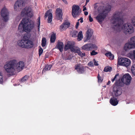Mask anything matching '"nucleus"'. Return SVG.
<instances>
[{
  "label": "nucleus",
  "mask_w": 135,
  "mask_h": 135,
  "mask_svg": "<svg viewBox=\"0 0 135 135\" xmlns=\"http://www.w3.org/2000/svg\"><path fill=\"white\" fill-rule=\"evenodd\" d=\"M120 13H118L114 15L112 19L114 21L113 22L112 28L117 31L121 29L124 30L126 34H130L134 32V29L130 23H127L124 24L123 26V21L119 18Z\"/></svg>",
  "instance_id": "nucleus-1"
},
{
  "label": "nucleus",
  "mask_w": 135,
  "mask_h": 135,
  "mask_svg": "<svg viewBox=\"0 0 135 135\" xmlns=\"http://www.w3.org/2000/svg\"><path fill=\"white\" fill-rule=\"evenodd\" d=\"M34 23L33 21L30 20L28 18H23L18 26V30L20 32H30L34 27Z\"/></svg>",
  "instance_id": "nucleus-2"
},
{
  "label": "nucleus",
  "mask_w": 135,
  "mask_h": 135,
  "mask_svg": "<svg viewBox=\"0 0 135 135\" xmlns=\"http://www.w3.org/2000/svg\"><path fill=\"white\" fill-rule=\"evenodd\" d=\"M111 9V6L109 5L106 7L103 12H100L98 14L96 18L99 23L102 22L104 20L107 16Z\"/></svg>",
  "instance_id": "nucleus-3"
},
{
  "label": "nucleus",
  "mask_w": 135,
  "mask_h": 135,
  "mask_svg": "<svg viewBox=\"0 0 135 135\" xmlns=\"http://www.w3.org/2000/svg\"><path fill=\"white\" fill-rule=\"evenodd\" d=\"M17 43L19 46L24 48H31L33 46V42L30 40H21L18 41Z\"/></svg>",
  "instance_id": "nucleus-4"
},
{
  "label": "nucleus",
  "mask_w": 135,
  "mask_h": 135,
  "mask_svg": "<svg viewBox=\"0 0 135 135\" xmlns=\"http://www.w3.org/2000/svg\"><path fill=\"white\" fill-rule=\"evenodd\" d=\"M16 62V61L15 60L7 62L6 64L4 66V68L6 71L9 73L14 72L15 71L14 66Z\"/></svg>",
  "instance_id": "nucleus-5"
},
{
  "label": "nucleus",
  "mask_w": 135,
  "mask_h": 135,
  "mask_svg": "<svg viewBox=\"0 0 135 135\" xmlns=\"http://www.w3.org/2000/svg\"><path fill=\"white\" fill-rule=\"evenodd\" d=\"M131 63V60L127 58L121 57L118 59V64L120 65L127 67L130 65Z\"/></svg>",
  "instance_id": "nucleus-6"
},
{
  "label": "nucleus",
  "mask_w": 135,
  "mask_h": 135,
  "mask_svg": "<svg viewBox=\"0 0 135 135\" xmlns=\"http://www.w3.org/2000/svg\"><path fill=\"white\" fill-rule=\"evenodd\" d=\"M134 48H135V36L132 37L129 42L125 44L124 49L125 50L127 51L131 49Z\"/></svg>",
  "instance_id": "nucleus-7"
},
{
  "label": "nucleus",
  "mask_w": 135,
  "mask_h": 135,
  "mask_svg": "<svg viewBox=\"0 0 135 135\" xmlns=\"http://www.w3.org/2000/svg\"><path fill=\"white\" fill-rule=\"evenodd\" d=\"M81 12L79 6L78 5H74L72 7L71 14L74 18L79 16Z\"/></svg>",
  "instance_id": "nucleus-8"
},
{
  "label": "nucleus",
  "mask_w": 135,
  "mask_h": 135,
  "mask_svg": "<svg viewBox=\"0 0 135 135\" xmlns=\"http://www.w3.org/2000/svg\"><path fill=\"white\" fill-rule=\"evenodd\" d=\"M21 15L23 16H27L30 18L32 17L33 15L31 9L28 7L23 9L22 11Z\"/></svg>",
  "instance_id": "nucleus-9"
},
{
  "label": "nucleus",
  "mask_w": 135,
  "mask_h": 135,
  "mask_svg": "<svg viewBox=\"0 0 135 135\" xmlns=\"http://www.w3.org/2000/svg\"><path fill=\"white\" fill-rule=\"evenodd\" d=\"M1 14L3 21L7 22L8 20L9 16V13L7 9L5 7H3L1 11Z\"/></svg>",
  "instance_id": "nucleus-10"
},
{
  "label": "nucleus",
  "mask_w": 135,
  "mask_h": 135,
  "mask_svg": "<svg viewBox=\"0 0 135 135\" xmlns=\"http://www.w3.org/2000/svg\"><path fill=\"white\" fill-rule=\"evenodd\" d=\"M113 94L114 96L117 97L121 95L122 93V90L121 88L118 86H114L113 89Z\"/></svg>",
  "instance_id": "nucleus-11"
},
{
  "label": "nucleus",
  "mask_w": 135,
  "mask_h": 135,
  "mask_svg": "<svg viewBox=\"0 0 135 135\" xmlns=\"http://www.w3.org/2000/svg\"><path fill=\"white\" fill-rule=\"evenodd\" d=\"M81 48L85 50L89 51L93 49H97V46L94 44H89L83 45Z\"/></svg>",
  "instance_id": "nucleus-12"
},
{
  "label": "nucleus",
  "mask_w": 135,
  "mask_h": 135,
  "mask_svg": "<svg viewBox=\"0 0 135 135\" xmlns=\"http://www.w3.org/2000/svg\"><path fill=\"white\" fill-rule=\"evenodd\" d=\"M132 78L128 73L126 74L123 75L122 78V80L127 85H129L131 81Z\"/></svg>",
  "instance_id": "nucleus-13"
},
{
  "label": "nucleus",
  "mask_w": 135,
  "mask_h": 135,
  "mask_svg": "<svg viewBox=\"0 0 135 135\" xmlns=\"http://www.w3.org/2000/svg\"><path fill=\"white\" fill-rule=\"evenodd\" d=\"M93 33V31L92 30L89 29L87 30L86 33L85 37L84 38V42L88 41L92 37Z\"/></svg>",
  "instance_id": "nucleus-14"
},
{
  "label": "nucleus",
  "mask_w": 135,
  "mask_h": 135,
  "mask_svg": "<svg viewBox=\"0 0 135 135\" xmlns=\"http://www.w3.org/2000/svg\"><path fill=\"white\" fill-rule=\"evenodd\" d=\"M56 18L57 20H60V21H62V16L63 13L61 9L60 8H57L56 9L55 12Z\"/></svg>",
  "instance_id": "nucleus-15"
},
{
  "label": "nucleus",
  "mask_w": 135,
  "mask_h": 135,
  "mask_svg": "<svg viewBox=\"0 0 135 135\" xmlns=\"http://www.w3.org/2000/svg\"><path fill=\"white\" fill-rule=\"evenodd\" d=\"M75 69L80 74H83L85 70L84 66L80 64L76 65Z\"/></svg>",
  "instance_id": "nucleus-16"
},
{
  "label": "nucleus",
  "mask_w": 135,
  "mask_h": 135,
  "mask_svg": "<svg viewBox=\"0 0 135 135\" xmlns=\"http://www.w3.org/2000/svg\"><path fill=\"white\" fill-rule=\"evenodd\" d=\"M51 9H49L45 13V18H46L48 17V22L50 23L52 21V15L51 13L50 12Z\"/></svg>",
  "instance_id": "nucleus-17"
},
{
  "label": "nucleus",
  "mask_w": 135,
  "mask_h": 135,
  "mask_svg": "<svg viewBox=\"0 0 135 135\" xmlns=\"http://www.w3.org/2000/svg\"><path fill=\"white\" fill-rule=\"evenodd\" d=\"M70 23L69 22L65 21L60 26V29H66L69 27Z\"/></svg>",
  "instance_id": "nucleus-18"
},
{
  "label": "nucleus",
  "mask_w": 135,
  "mask_h": 135,
  "mask_svg": "<svg viewBox=\"0 0 135 135\" xmlns=\"http://www.w3.org/2000/svg\"><path fill=\"white\" fill-rule=\"evenodd\" d=\"M23 2L22 0H18L15 3L14 6L15 9H16L18 7L19 8L23 6Z\"/></svg>",
  "instance_id": "nucleus-19"
},
{
  "label": "nucleus",
  "mask_w": 135,
  "mask_h": 135,
  "mask_svg": "<svg viewBox=\"0 0 135 135\" xmlns=\"http://www.w3.org/2000/svg\"><path fill=\"white\" fill-rule=\"evenodd\" d=\"M109 102L110 104L112 105L115 106L118 104L119 101L117 99L114 97H112L110 99Z\"/></svg>",
  "instance_id": "nucleus-20"
},
{
  "label": "nucleus",
  "mask_w": 135,
  "mask_h": 135,
  "mask_svg": "<svg viewBox=\"0 0 135 135\" xmlns=\"http://www.w3.org/2000/svg\"><path fill=\"white\" fill-rule=\"evenodd\" d=\"M56 48L58 49L61 52H62L63 49L64 44L63 43L60 41H58L56 46Z\"/></svg>",
  "instance_id": "nucleus-21"
},
{
  "label": "nucleus",
  "mask_w": 135,
  "mask_h": 135,
  "mask_svg": "<svg viewBox=\"0 0 135 135\" xmlns=\"http://www.w3.org/2000/svg\"><path fill=\"white\" fill-rule=\"evenodd\" d=\"M74 47V44L68 42L67 44L65 46L64 50L65 51H66L68 49H70L71 51L72 48Z\"/></svg>",
  "instance_id": "nucleus-22"
},
{
  "label": "nucleus",
  "mask_w": 135,
  "mask_h": 135,
  "mask_svg": "<svg viewBox=\"0 0 135 135\" xmlns=\"http://www.w3.org/2000/svg\"><path fill=\"white\" fill-rule=\"evenodd\" d=\"M24 66V63L22 61H20L16 65V69L20 71L22 69Z\"/></svg>",
  "instance_id": "nucleus-23"
},
{
  "label": "nucleus",
  "mask_w": 135,
  "mask_h": 135,
  "mask_svg": "<svg viewBox=\"0 0 135 135\" xmlns=\"http://www.w3.org/2000/svg\"><path fill=\"white\" fill-rule=\"evenodd\" d=\"M124 84H125V83L123 81L122 79L121 80L119 79L118 80H117L115 83V84L116 85V86H118L119 87V86L121 87L123 86Z\"/></svg>",
  "instance_id": "nucleus-24"
},
{
  "label": "nucleus",
  "mask_w": 135,
  "mask_h": 135,
  "mask_svg": "<svg viewBox=\"0 0 135 135\" xmlns=\"http://www.w3.org/2000/svg\"><path fill=\"white\" fill-rule=\"evenodd\" d=\"M56 39V34L53 33L52 34L50 39V42L51 43H53L55 42Z\"/></svg>",
  "instance_id": "nucleus-25"
},
{
  "label": "nucleus",
  "mask_w": 135,
  "mask_h": 135,
  "mask_svg": "<svg viewBox=\"0 0 135 135\" xmlns=\"http://www.w3.org/2000/svg\"><path fill=\"white\" fill-rule=\"evenodd\" d=\"M77 37H78L77 40L79 41L81 40L83 38V36L82 32L81 31H80L78 33Z\"/></svg>",
  "instance_id": "nucleus-26"
},
{
  "label": "nucleus",
  "mask_w": 135,
  "mask_h": 135,
  "mask_svg": "<svg viewBox=\"0 0 135 135\" xmlns=\"http://www.w3.org/2000/svg\"><path fill=\"white\" fill-rule=\"evenodd\" d=\"M52 67V65H46L45 68L43 69L42 71L45 72L46 71L50 70Z\"/></svg>",
  "instance_id": "nucleus-27"
},
{
  "label": "nucleus",
  "mask_w": 135,
  "mask_h": 135,
  "mask_svg": "<svg viewBox=\"0 0 135 135\" xmlns=\"http://www.w3.org/2000/svg\"><path fill=\"white\" fill-rule=\"evenodd\" d=\"M105 55L109 58L111 60H113L114 59V56L110 52L107 53L105 54Z\"/></svg>",
  "instance_id": "nucleus-28"
},
{
  "label": "nucleus",
  "mask_w": 135,
  "mask_h": 135,
  "mask_svg": "<svg viewBox=\"0 0 135 135\" xmlns=\"http://www.w3.org/2000/svg\"><path fill=\"white\" fill-rule=\"evenodd\" d=\"M120 13V17H119V18H121L122 19V20H123V15H122V17H121L122 16V14L123 13H122V12H116L113 15V16H112V18H111V23H112V26L113 25V21H114V20H113L112 19V17H113V16L115 15V14H117L118 13Z\"/></svg>",
  "instance_id": "nucleus-29"
},
{
  "label": "nucleus",
  "mask_w": 135,
  "mask_h": 135,
  "mask_svg": "<svg viewBox=\"0 0 135 135\" xmlns=\"http://www.w3.org/2000/svg\"><path fill=\"white\" fill-rule=\"evenodd\" d=\"M112 69V67L108 66L104 68L103 71L105 72H110L111 71Z\"/></svg>",
  "instance_id": "nucleus-30"
},
{
  "label": "nucleus",
  "mask_w": 135,
  "mask_h": 135,
  "mask_svg": "<svg viewBox=\"0 0 135 135\" xmlns=\"http://www.w3.org/2000/svg\"><path fill=\"white\" fill-rule=\"evenodd\" d=\"M46 40L45 38L43 37L42 39L41 46L42 47H45L46 45Z\"/></svg>",
  "instance_id": "nucleus-31"
},
{
  "label": "nucleus",
  "mask_w": 135,
  "mask_h": 135,
  "mask_svg": "<svg viewBox=\"0 0 135 135\" xmlns=\"http://www.w3.org/2000/svg\"><path fill=\"white\" fill-rule=\"evenodd\" d=\"M104 7L103 6H100L98 9V11L99 12H103L104 10H103Z\"/></svg>",
  "instance_id": "nucleus-32"
},
{
  "label": "nucleus",
  "mask_w": 135,
  "mask_h": 135,
  "mask_svg": "<svg viewBox=\"0 0 135 135\" xmlns=\"http://www.w3.org/2000/svg\"><path fill=\"white\" fill-rule=\"evenodd\" d=\"M78 55L80 56L81 57H82L84 56H85V53H83L80 50L79 51L78 53Z\"/></svg>",
  "instance_id": "nucleus-33"
},
{
  "label": "nucleus",
  "mask_w": 135,
  "mask_h": 135,
  "mask_svg": "<svg viewBox=\"0 0 135 135\" xmlns=\"http://www.w3.org/2000/svg\"><path fill=\"white\" fill-rule=\"evenodd\" d=\"M29 76L28 75L24 76L21 79V81L22 82H24L28 79Z\"/></svg>",
  "instance_id": "nucleus-34"
},
{
  "label": "nucleus",
  "mask_w": 135,
  "mask_h": 135,
  "mask_svg": "<svg viewBox=\"0 0 135 135\" xmlns=\"http://www.w3.org/2000/svg\"><path fill=\"white\" fill-rule=\"evenodd\" d=\"M78 34V31L76 30H74L73 33L72 37H77Z\"/></svg>",
  "instance_id": "nucleus-35"
},
{
  "label": "nucleus",
  "mask_w": 135,
  "mask_h": 135,
  "mask_svg": "<svg viewBox=\"0 0 135 135\" xmlns=\"http://www.w3.org/2000/svg\"><path fill=\"white\" fill-rule=\"evenodd\" d=\"M98 81L99 83H101L103 81V79L100 76L99 74H98Z\"/></svg>",
  "instance_id": "nucleus-36"
},
{
  "label": "nucleus",
  "mask_w": 135,
  "mask_h": 135,
  "mask_svg": "<svg viewBox=\"0 0 135 135\" xmlns=\"http://www.w3.org/2000/svg\"><path fill=\"white\" fill-rule=\"evenodd\" d=\"M80 50V49L79 48L78 49H75L74 48V47L73 48H72L71 51L75 53H77L78 54V52Z\"/></svg>",
  "instance_id": "nucleus-37"
},
{
  "label": "nucleus",
  "mask_w": 135,
  "mask_h": 135,
  "mask_svg": "<svg viewBox=\"0 0 135 135\" xmlns=\"http://www.w3.org/2000/svg\"><path fill=\"white\" fill-rule=\"evenodd\" d=\"M43 52V49L41 47L38 50V54L39 56H40L42 53Z\"/></svg>",
  "instance_id": "nucleus-38"
},
{
  "label": "nucleus",
  "mask_w": 135,
  "mask_h": 135,
  "mask_svg": "<svg viewBox=\"0 0 135 135\" xmlns=\"http://www.w3.org/2000/svg\"><path fill=\"white\" fill-rule=\"evenodd\" d=\"M88 65L90 67H93L94 66V64L93 61L89 62L88 64Z\"/></svg>",
  "instance_id": "nucleus-39"
},
{
  "label": "nucleus",
  "mask_w": 135,
  "mask_h": 135,
  "mask_svg": "<svg viewBox=\"0 0 135 135\" xmlns=\"http://www.w3.org/2000/svg\"><path fill=\"white\" fill-rule=\"evenodd\" d=\"M98 54L97 52H95V51L93 50L90 53V55H94L97 54Z\"/></svg>",
  "instance_id": "nucleus-40"
},
{
  "label": "nucleus",
  "mask_w": 135,
  "mask_h": 135,
  "mask_svg": "<svg viewBox=\"0 0 135 135\" xmlns=\"http://www.w3.org/2000/svg\"><path fill=\"white\" fill-rule=\"evenodd\" d=\"M38 30L39 31L40 30V17H39L38 18Z\"/></svg>",
  "instance_id": "nucleus-41"
},
{
  "label": "nucleus",
  "mask_w": 135,
  "mask_h": 135,
  "mask_svg": "<svg viewBox=\"0 0 135 135\" xmlns=\"http://www.w3.org/2000/svg\"><path fill=\"white\" fill-rule=\"evenodd\" d=\"M132 22L134 26L135 27V16L133 17L132 20Z\"/></svg>",
  "instance_id": "nucleus-42"
},
{
  "label": "nucleus",
  "mask_w": 135,
  "mask_h": 135,
  "mask_svg": "<svg viewBox=\"0 0 135 135\" xmlns=\"http://www.w3.org/2000/svg\"><path fill=\"white\" fill-rule=\"evenodd\" d=\"M89 21L90 22H92L93 21V18L91 17V15H89Z\"/></svg>",
  "instance_id": "nucleus-43"
},
{
  "label": "nucleus",
  "mask_w": 135,
  "mask_h": 135,
  "mask_svg": "<svg viewBox=\"0 0 135 135\" xmlns=\"http://www.w3.org/2000/svg\"><path fill=\"white\" fill-rule=\"evenodd\" d=\"M94 65L95 66H98L99 65L98 63L96 61L95 59H94Z\"/></svg>",
  "instance_id": "nucleus-44"
},
{
  "label": "nucleus",
  "mask_w": 135,
  "mask_h": 135,
  "mask_svg": "<svg viewBox=\"0 0 135 135\" xmlns=\"http://www.w3.org/2000/svg\"><path fill=\"white\" fill-rule=\"evenodd\" d=\"M79 22H78L76 23V25L75 26V27L76 29H78V26H79Z\"/></svg>",
  "instance_id": "nucleus-45"
},
{
  "label": "nucleus",
  "mask_w": 135,
  "mask_h": 135,
  "mask_svg": "<svg viewBox=\"0 0 135 135\" xmlns=\"http://www.w3.org/2000/svg\"><path fill=\"white\" fill-rule=\"evenodd\" d=\"M22 40H28V37L27 36H23V39Z\"/></svg>",
  "instance_id": "nucleus-46"
},
{
  "label": "nucleus",
  "mask_w": 135,
  "mask_h": 135,
  "mask_svg": "<svg viewBox=\"0 0 135 135\" xmlns=\"http://www.w3.org/2000/svg\"><path fill=\"white\" fill-rule=\"evenodd\" d=\"M133 56L134 57V58L135 59V50H133Z\"/></svg>",
  "instance_id": "nucleus-47"
},
{
  "label": "nucleus",
  "mask_w": 135,
  "mask_h": 135,
  "mask_svg": "<svg viewBox=\"0 0 135 135\" xmlns=\"http://www.w3.org/2000/svg\"><path fill=\"white\" fill-rule=\"evenodd\" d=\"M3 82V79H2V78H0V83L2 84Z\"/></svg>",
  "instance_id": "nucleus-48"
},
{
  "label": "nucleus",
  "mask_w": 135,
  "mask_h": 135,
  "mask_svg": "<svg viewBox=\"0 0 135 135\" xmlns=\"http://www.w3.org/2000/svg\"><path fill=\"white\" fill-rule=\"evenodd\" d=\"M83 18L82 17H80V23H82L83 22Z\"/></svg>",
  "instance_id": "nucleus-49"
},
{
  "label": "nucleus",
  "mask_w": 135,
  "mask_h": 135,
  "mask_svg": "<svg viewBox=\"0 0 135 135\" xmlns=\"http://www.w3.org/2000/svg\"><path fill=\"white\" fill-rule=\"evenodd\" d=\"M84 14L86 16L88 15V12H87L86 11H85L84 12Z\"/></svg>",
  "instance_id": "nucleus-50"
},
{
  "label": "nucleus",
  "mask_w": 135,
  "mask_h": 135,
  "mask_svg": "<svg viewBox=\"0 0 135 135\" xmlns=\"http://www.w3.org/2000/svg\"><path fill=\"white\" fill-rule=\"evenodd\" d=\"M118 76V74H115V76H114V79L115 80V79L117 78V76Z\"/></svg>",
  "instance_id": "nucleus-51"
},
{
  "label": "nucleus",
  "mask_w": 135,
  "mask_h": 135,
  "mask_svg": "<svg viewBox=\"0 0 135 135\" xmlns=\"http://www.w3.org/2000/svg\"><path fill=\"white\" fill-rule=\"evenodd\" d=\"M4 25L5 24L4 23H1V26L2 27H3V26H4Z\"/></svg>",
  "instance_id": "nucleus-52"
},
{
  "label": "nucleus",
  "mask_w": 135,
  "mask_h": 135,
  "mask_svg": "<svg viewBox=\"0 0 135 135\" xmlns=\"http://www.w3.org/2000/svg\"><path fill=\"white\" fill-rule=\"evenodd\" d=\"M62 1L65 3V4H67V2L66 0H62Z\"/></svg>",
  "instance_id": "nucleus-53"
},
{
  "label": "nucleus",
  "mask_w": 135,
  "mask_h": 135,
  "mask_svg": "<svg viewBox=\"0 0 135 135\" xmlns=\"http://www.w3.org/2000/svg\"><path fill=\"white\" fill-rule=\"evenodd\" d=\"M86 10V7H84L83 9V11H84L85 10Z\"/></svg>",
  "instance_id": "nucleus-54"
},
{
  "label": "nucleus",
  "mask_w": 135,
  "mask_h": 135,
  "mask_svg": "<svg viewBox=\"0 0 135 135\" xmlns=\"http://www.w3.org/2000/svg\"><path fill=\"white\" fill-rule=\"evenodd\" d=\"M110 81H108V83H107V85H109V84H110Z\"/></svg>",
  "instance_id": "nucleus-55"
},
{
  "label": "nucleus",
  "mask_w": 135,
  "mask_h": 135,
  "mask_svg": "<svg viewBox=\"0 0 135 135\" xmlns=\"http://www.w3.org/2000/svg\"><path fill=\"white\" fill-rule=\"evenodd\" d=\"M89 1V0H86V5L87 3Z\"/></svg>",
  "instance_id": "nucleus-56"
},
{
  "label": "nucleus",
  "mask_w": 135,
  "mask_h": 135,
  "mask_svg": "<svg viewBox=\"0 0 135 135\" xmlns=\"http://www.w3.org/2000/svg\"><path fill=\"white\" fill-rule=\"evenodd\" d=\"M99 4L98 3H96L95 4V7H94V8H97V4Z\"/></svg>",
  "instance_id": "nucleus-57"
},
{
  "label": "nucleus",
  "mask_w": 135,
  "mask_h": 135,
  "mask_svg": "<svg viewBox=\"0 0 135 135\" xmlns=\"http://www.w3.org/2000/svg\"><path fill=\"white\" fill-rule=\"evenodd\" d=\"M0 78H2V79H3L2 76V73L1 72H0Z\"/></svg>",
  "instance_id": "nucleus-58"
},
{
  "label": "nucleus",
  "mask_w": 135,
  "mask_h": 135,
  "mask_svg": "<svg viewBox=\"0 0 135 135\" xmlns=\"http://www.w3.org/2000/svg\"><path fill=\"white\" fill-rule=\"evenodd\" d=\"M115 80V79H114V78L112 79H111L112 81L113 82Z\"/></svg>",
  "instance_id": "nucleus-59"
},
{
  "label": "nucleus",
  "mask_w": 135,
  "mask_h": 135,
  "mask_svg": "<svg viewBox=\"0 0 135 135\" xmlns=\"http://www.w3.org/2000/svg\"><path fill=\"white\" fill-rule=\"evenodd\" d=\"M79 20H80V19H78V22H79Z\"/></svg>",
  "instance_id": "nucleus-60"
},
{
  "label": "nucleus",
  "mask_w": 135,
  "mask_h": 135,
  "mask_svg": "<svg viewBox=\"0 0 135 135\" xmlns=\"http://www.w3.org/2000/svg\"><path fill=\"white\" fill-rule=\"evenodd\" d=\"M46 58H47V56H46V57H45Z\"/></svg>",
  "instance_id": "nucleus-61"
},
{
  "label": "nucleus",
  "mask_w": 135,
  "mask_h": 135,
  "mask_svg": "<svg viewBox=\"0 0 135 135\" xmlns=\"http://www.w3.org/2000/svg\"><path fill=\"white\" fill-rule=\"evenodd\" d=\"M46 58H47V56H46V57H45Z\"/></svg>",
  "instance_id": "nucleus-62"
}]
</instances>
